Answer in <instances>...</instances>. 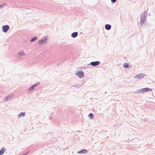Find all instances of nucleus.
Here are the masks:
<instances>
[{
  "instance_id": "f257e3e1",
  "label": "nucleus",
  "mask_w": 155,
  "mask_h": 155,
  "mask_svg": "<svg viewBox=\"0 0 155 155\" xmlns=\"http://www.w3.org/2000/svg\"><path fill=\"white\" fill-rule=\"evenodd\" d=\"M152 90L149 88L147 87L143 89H140L139 90V92L140 93H143L144 92L149 91H152Z\"/></svg>"
},
{
  "instance_id": "f03ea898",
  "label": "nucleus",
  "mask_w": 155,
  "mask_h": 155,
  "mask_svg": "<svg viewBox=\"0 0 155 155\" xmlns=\"http://www.w3.org/2000/svg\"><path fill=\"white\" fill-rule=\"evenodd\" d=\"M9 26L8 25L4 26L2 27L3 31L4 32L6 33L9 29Z\"/></svg>"
},
{
  "instance_id": "7ed1b4c3",
  "label": "nucleus",
  "mask_w": 155,
  "mask_h": 155,
  "mask_svg": "<svg viewBox=\"0 0 155 155\" xmlns=\"http://www.w3.org/2000/svg\"><path fill=\"white\" fill-rule=\"evenodd\" d=\"M76 74L78 77L81 78L83 75L84 73L83 71H79L76 73Z\"/></svg>"
},
{
  "instance_id": "20e7f679",
  "label": "nucleus",
  "mask_w": 155,
  "mask_h": 155,
  "mask_svg": "<svg viewBox=\"0 0 155 155\" xmlns=\"http://www.w3.org/2000/svg\"><path fill=\"white\" fill-rule=\"evenodd\" d=\"M144 76V75L142 74H139L135 77V78L137 79H140L143 78Z\"/></svg>"
},
{
  "instance_id": "39448f33",
  "label": "nucleus",
  "mask_w": 155,
  "mask_h": 155,
  "mask_svg": "<svg viewBox=\"0 0 155 155\" xmlns=\"http://www.w3.org/2000/svg\"><path fill=\"white\" fill-rule=\"evenodd\" d=\"M100 64V62L98 61L95 62H91L90 64L93 66H95L98 65Z\"/></svg>"
},
{
  "instance_id": "423d86ee",
  "label": "nucleus",
  "mask_w": 155,
  "mask_h": 155,
  "mask_svg": "<svg viewBox=\"0 0 155 155\" xmlns=\"http://www.w3.org/2000/svg\"><path fill=\"white\" fill-rule=\"evenodd\" d=\"M38 84H36L33 85L31 87H30L29 88H28V90L29 91H31L33 90L34 89L35 87H36V86H37Z\"/></svg>"
},
{
  "instance_id": "0eeeda50",
  "label": "nucleus",
  "mask_w": 155,
  "mask_h": 155,
  "mask_svg": "<svg viewBox=\"0 0 155 155\" xmlns=\"http://www.w3.org/2000/svg\"><path fill=\"white\" fill-rule=\"evenodd\" d=\"M47 38L43 39L39 41V43L40 44H42L46 42Z\"/></svg>"
},
{
  "instance_id": "6e6552de",
  "label": "nucleus",
  "mask_w": 155,
  "mask_h": 155,
  "mask_svg": "<svg viewBox=\"0 0 155 155\" xmlns=\"http://www.w3.org/2000/svg\"><path fill=\"white\" fill-rule=\"evenodd\" d=\"M111 26L110 25L108 24L105 25V28L107 30H109L111 28Z\"/></svg>"
},
{
  "instance_id": "1a4fd4ad",
  "label": "nucleus",
  "mask_w": 155,
  "mask_h": 155,
  "mask_svg": "<svg viewBox=\"0 0 155 155\" xmlns=\"http://www.w3.org/2000/svg\"><path fill=\"white\" fill-rule=\"evenodd\" d=\"M87 152V150H83L80 151L78 152V153H85Z\"/></svg>"
},
{
  "instance_id": "9d476101",
  "label": "nucleus",
  "mask_w": 155,
  "mask_h": 155,
  "mask_svg": "<svg viewBox=\"0 0 155 155\" xmlns=\"http://www.w3.org/2000/svg\"><path fill=\"white\" fill-rule=\"evenodd\" d=\"M78 35V33L77 32H75L74 33H73L72 35L71 36L73 37V38H75L76 36H77Z\"/></svg>"
},
{
  "instance_id": "9b49d317",
  "label": "nucleus",
  "mask_w": 155,
  "mask_h": 155,
  "mask_svg": "<svg viewBox=\"0 0 155 155\" xmlns=\"http://www.w3.org/2000/svg\"><path fill=\"white\" fill-rule=\"evenodd\" d=\"M5 149L4 148H2L1 150H0V155H2L4 152Z\"/></svg>"
},
{
  "instance_id": "f8f14e48",
  "label": "nucleus",
  "mask_w": 155,
  "mask_h": 155,
  "mask_svg": "<svg viewBox=\"0 0 155 155\" xmlns=\"http://www.w3.org/2000/svg\"><path fill=\"white\" fill-rule=\"evenodd\" d=\"M144 20L143 19L141 18L140 21V25H142L143 24L144 22Z\"/></svg>"
},
{
  "instance_id": "ddd939ff",
  "label": "nucleus",
  "mask_w": 155,
  "mask_h": 155,
  "mask_svg": "<svg viewBox=\"0 0 155 155\" xmlns=\"http://www.w3.org/2000/svg\"><path fill=\"white\" fill-rule=\"evenodd\" d=\"M19 55L20 56H22L25 55V53L23 51H20L19 53Z\"/></svg>"
},
{
  "instance_id": "4468645a",
  "label": "nucleus",
  "mask_w": 155,
  "mask_h": 155,
  "mask_svg": "<svg viewBox=\"0 0 155 155\" xmlns=\"http://www.w3.org/2000/svg\"><path fill=\"white\" fill-rule=\"evenodd\" d=\"M129 66V64H128L126 63H124L123 65V67L125 68H127Z\"/></svg>"
},
{
  "instance_id": "2eb2a0df",
  "label": "nucleus",
  "mask_w": 155,
  "mask_h": 155,
  "mask_svg": "<svg viewBox=\"0 0 155 155\" xmlns=\"http://www.w3.org/2000/svg\"><path fill=\"white\" fill-rule=\"evenodd\" d=\"M25 113L21 112L20 113V114L19 115V117H21L22 116H24L25 115Z\"/></svg>"
},
{
  "instance_id": "dca6fc26",
  "label": "nucleus",
  "mask_w": 155,
  "mask_h": 155,
  "mask_svg": "<svg viewBox=\"0 0 155 155\" xmlns=\"http://www.w3.org/2000/svg\"><path fill=\"white\" fill-rule=\"evenodd\" d=\"M37 39V37H34V38H32L31 40V42H33V41H35Z\"/></svg>"
},
{
  "instance_id": "f3484780",
  "label": "nucleus",
  "mask_w": 155,
  "mask_h": 155,
  "mask_svg": "<svg viewBox=\"0 0 155 155\" xmlns=\"http://www.w3.org/2000/svg\"><path fill=\"white\" fill-rule=\"evenodd\" d=\"M88 116L90 117V118H92L93 117V114H92V113H90V114H89Z\"/></svg>"
},
{
  "instance_id": "a211bd4d",
  "label": "nucleus",
  "mask_w": 155,
  "mask_h": 155,
  "mask_svg": "<svg viewBox=\"0 0 155 155\" xmlns=\"http://www.w3.org/2000/svg\"><path fill=\"white\" fill-rule=\"evenodd\" d=\"M6 4V3H4L0 5V8H2Z\"/></svg>"
},
{
  "instance_id": "6ab92c4d",
  "label": "nucleus",
  "mask_w": 155,
  "mask_h": 155,
  "mask_svg": "<svg viewBox=\"0 0 155 155\" xmlns=\"http://www.w3.org/2000/svg\"><path fill=\"white\" fill-rule=\"evenodd\" d=\"M116 0H111V2L113 3H114L116 2Z\"/></svg>"
}]
</instances>
